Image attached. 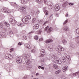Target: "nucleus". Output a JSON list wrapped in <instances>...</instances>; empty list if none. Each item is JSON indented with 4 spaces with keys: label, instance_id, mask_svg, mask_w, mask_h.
<instances>
[{
    "label": "nucleus",
    "instance_id": "f257e3e1",
    "mask_svg": "<svg viewBox=\"0 0 79 79\" xmlns=\"http://www.w3.org/2000/svg\"><path fill=\"white\" fill-rule=\"evenodd\" d=\"M10 4L11 6H14L15 9L18 10L20 11H23V10H24L26 8V7L24 6L20 7L19 8V6L18 4H16V3L11 2Z\"/></svg>",
    "mask_w": 79,
    "mask_h": 79
},
{
    "label": "nucleus",
    "instance_id": "f03ea898",
    "mask_svg": "<svg viewBox=\"0 0 79 79\" xmlns=\"http://www.w3.org/2000/svg\"><path fill=\"white\" fill-rule=\"evenodd\" d=\"M31 55V54L29 53V54H26L24 55V58L25 60L26 63L27 65H29L30 64V59H29V56Z\"/></svg>",
    "mask_w": 79,
    "mask_h": 79
},
{
    "label": "nucleus",
    "instance_id": "7ed1b4c3",
    "mask_svg": "<svg viewBox=\"0 0 79 79\" xmlns=\"http://www.w3.org/2000/svg\"><path fill=\"white\" fill-rule=\"evenodd\" d=\"M55 50L56 51L58 52V54L59 55H61V51H64V48L62 47L61 46H59L58 47L56 48H55Z\"/></svg>",
    "mask_w": 79,
    "mask_h": 79
},
{
    "label": "nucleus",
    "instance_id": "20e7f679",
    "mask_svg": "<svg viewBox=\"0 0 79 79\" xmlns=\"http://www.w3.org/2000/svg\"><path fill=\"white\" fill-rule=\"evenodd\" d=\"M25 19H23L22 21L25 24H28L29 23V21L27 20H29L31 19V17L30 15H27L25 17Z\"/></svg>",
    "mask_w": 79,
    "mask_h": 79
},
{
    "label": "nucleus",
    "instance_id": "39448f33",
    "mask_svg": "<svg viewBox=\"0 0 79 79\" xmlns=\"http://www.w3.org/2000/svg\"><path fill=\"white\" fill-rule=\"evenodd\" d=\"M9 22L10 23L12 24H16L17 23V22L15 20L14 18H11L9 20Z\"/></svg>",
    "mask_w": 79,
    "mask_h": 79
},
{
    "label": "nucleus",
    "instance_id": "423d86ee",
    "mask_svg": "<svg viewBox=\"0 0 79 79\" xmlns=\"http://www.w3.org/2000/svg\"><path fill=\"white\" fill-rule=\"evenodd\" d=\"M45 54V51L44 49H42L41 50V53L40 54V57H43Z\"/></svg>",
    "mask_w": 79,
    "mask_h": 79
},
{
    "label": "nucleus",
    "instance_id": "0eeeda50",
    "mask_svg": "<svg viewBox=\"0 0 79 79\" xmlns=\"http://www.w3.org/2000/svg\"><path fill=\"white\" fill-rule=\"evenodd\" d=\"M53 61L55 63H57V64H61V61L60 60H57L56 59H54L53 60Z\"/></svg>",
    "mask_w": 79,
    "mask_h": 79
},
{
    "label": "nucleus",
    "instance_id": "6e6552de",
    "mask_svg": "<svg viewBox=\"0 0 79 79\" xmlns=\"http://www.w3.org/2000/svg\"><path fill=\"white\" fill-rule=\"evenodd\" d=\"M31 12L32 13H33V15H34V14H35V15H39V14L40 13V11L39 10H37L36 12V14H35V11L33 10H32Z\"/></svg>",
    "mask_w": 79,
    "mask_h": 79
},
{
    "label": "nucleus",
    "instance_id": "1a4fd4ad",
    "mask_svg": "<svg viewBox=\"0 0 79 79\" xmlns=\"http://www.w3.org/2000/svg\"><path fill=\"white\" fill-rule=\"evenodd\" d=\"M47 9V8L45 7H44L43 9V11H44L45 15H48V11H47L46 9Z\"/></svg>",
    "mask_w": 79,
    "mask_h": 79
},
{
    "label": "nucleus",
    "instance_id": "9d476101",
    "mask_svg": "<svg viewBox=\"0 0 79 79\" xmlns=\"http://www.w3.org/2000/svg\"><path fill=\"white\" fill-rule=\"evenodd\" d=\"M62 29L64 31H68L69 30V27L67 26H64L62 28Z\"/></svg>",
    "mask_w": 79,
    "mask_h": 79
},
{
    "label": "nucleus",
    "instance_id": "9b49d317",
    "mask_svg": "<svg viewBox=\"0 0 79 79\" xmlns=\"http://www.w3.org/2000/svg\"><path fill=\"white\" fill-rule=\"evenodd\" d=\"M55 9L56 11H59L60 9V7L58 5H56L55 6Z\"/></svg>",
    "mask_w": 79,
    "mask_h": 79
},
{
    "label": "nucleus",
    "instance_id": "f8f14e48",
    "mask_svg": "<svg viewBox=\"0 0 79 79\" xmlns=\"http://www.w3.org/2000/svg\"><path fill=\"white\" fill-rule=\"evenodd\" d=\"M16 61L17 63L18 64L22 63V59L20 58H17Z\"/></svg>",
    "mask_w": 79,
    "mask_h": 79
},
{
    "label": "nucleus",
    "instance_id": "ddd939ff",
    "mask_svg": "<svg viewBox=\"0 0 79 79\" xmlns=\"http://www.w3.org/2000/svg\"><path fill=\"white\" fill-rule=\"evenodd\" d=\"M52 42H53L52 40L51 39H48L45 41V42L46 44H49V43Z\"/></svg>",
    "mask_w": 79,
    "mask_h": 79
},
{
    "label": "nucleus",
    "instance_id": "4468645a",
    "mask_svg": "<svg viewBox=\"0 0 79 79\" xmlns=\"http://www.w3.org/2000/svg\"><path fill=\"white\" fill-rule=\"evenodd\" d=\"M1 10L2 12H4V13H6L7 11V9L6 7H4L2 8Z\"/></svg>",
    "mask_w": 79,
    "mask_h": 79
},
{
    "label": "nucleus",
    "instance_id": "2eb2a0df",
    "mask_svg": "<svg viewBox=\"0 0 79 79\" xmlns=\"http://www.w3.org/2000/svg\"><path fill=\"white\" fill-rule=\"evenodd\" d=\"M33 27L34 29H39V25L37 24H35L33 26Z\"/></svg>",
    "mask_w": 79,
    "mask_h": 79
},
{
    "label": "nucleus",
    "instance_id": "dca6fc26",
    "mask_svg": "<svg viewBox=\"0 0 79 79\" xmlns=\"http://www.w3.org/2000/svg\"><path fill=\"white\" fill-rule=\"evenodd\" d=\"M68 67L67 66H66L65 67L63 68V72H65L67 71V69H68Z\"/></svg>",
    "mask_w": 79,
    "mask_h": 79
},
{
    "label": "nucleus",
    "instance_id": "f3484780",
    "mask_svg": "<svg viewBox=\"0 0 79 79\" xmlns=\"http://www.w3.org/2000/svg\"><path fill=\"white\" fill-rule=\"evenodd\" d=\"M25 47L27 48H29V49H31V48L30 47V45L27 44H25Z\"/></svg>",
    "mask_w": 79,
    "mask_h": 79
},
{
    "label": "nucleus",
    "instance_id": "a211bd4d",
    "mask_svg": "<svg viewBox=\"0 0 79 79\" xmlns=\"http://www.w3.org/2000/svg\"><path fill=\"white\" fill-rule=\"evenodd\" d=\"M7 31V29L6 27H3L2 29V32L4 33V32H6Z\"/></svg>",
    "mask_w": 79,
    "mask_h": 79
},
{
    "label": "nucleus",
    "instance_id": "6ab92c4d",
    "mask_svg": "<svg viewBox=\"0 0 79 79\" xmlns=\"http://www.w3.org/2000/svg\"><path fill=\"white\" fill-rule=\"evenodd\" d=\"M53 68L55 69H58V65H56V64H53Z\"/></svg>",
    "mask_w": 79,
    "mask_h": 79
},
{
    "label": "nucleus",
    "instance_id": "aec40b11",
    "mask_svg": "<svg viewBox=\"0 0 79 79\" xmlns=\"http://www.w3.org/2000/svg\"><path fill=\"white\" fill-rule=\"evenodd\" d=\"M65 57L67 59V60H71V57H70L69 55H66L65 56Z\"/></svg>",
    "mask_w": 79,
    "mask_h": 79
},
{
    "label": "nucleus",
    "instance_id": "412c9836",
    "mask_svg": "<svg viewBox=\"0 0 79 79\" xmlns=\"http://www.w3.org/2000/svg\"><path fill=\"white\" fill-rule=\"evenodd\" d=\"M53 30V28L52 27H50L49 28V29L48 30L47 32L48 33H50Z\"/></svg>",
    "mask_w": 79,
    "mask_h": 79
},
{
    "label": "nucleus",
    "instance_id": "4be33fe9",
    "mask_svg": "<svg viewBox=\"0 0 79 79\" xmlns=\"http://www.w3.org/2000/svg\"><path fill=\"white\" fill-rule=\"evenodd\" d=\"M5 37V33H2L1 34V32H0V37Z\"/></svg>",
    "mask_w": 79,
    "mask_h": 79
},
{
    "label": "nucleus",
    "instance_id": "5701e85b",
    "mask_svg": "<svg viewBox=\"0 0 79 79\" xmlns=\"http://www.w3.org/2000/svg\"><path fill=\"white\" fill-rule=\"evenodd\" d=\"M61 73V70L59 69L58 70L56 71L55 72V73L57 75V74H60Z\"/></svg>",
    "mask_w": 79,
    "mask_h": 79
},
{
    "label": "nucleus",
    "instance_id": "b1692460",
    "mask_svg": "<svg viewBox=\"0 0 79 79\" xmlns=\"http://www.w3.org/2000/svg\"><path fill=\"white\" fill-rule=\"evenodd\" d=\"M8 58L9 60H11L13 59V56H11V55L9 54V56L8 57Z\"/></svg>",
    "mask_w": 79,
    "mask_h": 79
},
{
    "label": "nucleus",
    "instance_id": "393cba45",
    "mask_svg": "<svg viewBox=\"0 0 79 79\" xmlns=\"http://www.w3.org/2000/svg\"><path fill=\"white\" fill-rule=\"evenodd\" d=\"M62 42L63 44H64V45H65V44H66L67 43V41H66V40H65L64 39H63L62 40Z\"/></svg>",
    "mask_w": 79,
    "mask_h": 79
},
{
    "label": "nucleus",
    "instance_id": "a878e982",
    "mask_svg": "<svg viewBox=\"0 0 79 79\" xmlns=\"http://www.w3.org/2000/svg\"><path fill=\"white\" fill-rule=\"evenodd\" d=\"M36 2L38 3H42L43 2V1L42 0H37Z\"/></svg>",
    "mask_w": 79,
    "mask_h": 79
},
{
    "label": "nucleus",
    "instance_id": "bb28decb",
    "mask_svg": "<svg viewBox=\"0 0 79 79\" xmlns=\"http://www.w3.org/2000/svg\"><path fill=\"white\" fill-rule=\"evenodd\" d=\"M36 19L35 18H33L31 21L32 23H35L36 21Z\"/></svg>",
    "mask_w": 79,
    "mask_h": 79
},
{
    "label": "nucleus",
    "instance_id": "cd10ccee",
    "mask_svg": "<svg viewBox=\"0 0 79 79\" xmlns=\"http://www.w3.org/2000/svg\"><path fill=\"white\" fill-rule=\"evenodd\" d=\"M18 26H21V27H22L23 26H24V24L23 23H19L18 24Z\"/></svg>",
    "mask_w": 79,
    "mask_h": 79
},
{
    "label": "nucleus",
    "instance_id": "c85d7f7f",
    "mask_svg": "<svg viewBox=\"0 0 79 79\" xmlns=\"http://www.w3.org/2000/svg\"><path fill=\"white\" fill-rule=\"evenodd\" d=\"M36 52V50H35V48H33V49H32L31 50V52L32 53H35Z\"/></svg>",
    "mask_w": 79,
    "mask_h": 79
},
{
    "label": "nucleus",
    "instance_id": "c756f323",
    "mask_svg": "<svg viewBox=\"0 0 79 79\" xmlns=\"http://www.w3.org/2000/svg\"><path fill=\"white\" fill-rule=\"evenodd\" d=\"M52 58H54L55 59H56L57 58V57L55 55H52Z\"/></svg>",
    "mask_w": 79,
    "mask_h": 79
},
{
    "label": "nucleus",
    "instance_id": "7c9ffc66",
    "mask_svg": "<svg viewBox=\"0 0 79 79\" xmlns=\"http://www.w3.org/2000/svg\"><path fill=\"white\" fill-rule=\"evenodd\" d=\"M4 24L6 26H7V27L10 26V24L7 22H4Z\"/></svg>",
    "mask_w": 79,
    "mask_h": 79
},
{
    "label": "nucleus",
    "instance_id": "2f4dec72",
    "mask_svg": "<svg viewBox=\"0 0 79 79\" xmlns=\"http://www.w3.org/2000/svg\"><path fill=\"white\" fill-rule=\"evenodd\" d=\"M49 18L50 19H53V15H49Z\"/></svg>",
    "mask_w": 79,
    "mask_h": 79
},
{
    "label": "nucleus",
    "instance_id": "473e14b6",
    "mask_svg": "<svg viewBox=\"0 0 79 79\" xmlns=\"http://www.w3.org/2000/svg\"><path fill=\"white\" fill-rule=\"evenodd\" d=\"M10 54H6V59H8V56H9Z\"/></svg>",
    "mask_w": 79,
    "mask_h": 79
},
{
    "label": "nucleus",
    "instance_id": "72a5a7b5",
    "mask_svg": "<svg viewBox=\"0 0 79 79\" xmlns=\"http://www.w3.org/2000/svg\"><path fill=\"white\" fill-rule=\"evenodd\" d=\"M76 39H78V40L77 41V43L79 44V37H76Z\"/></svg>",
    "mask_w": 79,
    "mask_h": 79
},
{
    "label": "nucleus",
    "instance_id": "f704fd0d",
    "mask_svg": "<svg viewBox=\"0 0 79 79\" xmlns=\"http://www.w3.org/2000/svg\"><path fill=\"white\" fill-rule=\"evenodd\" d=\"M34 39L35 40H38L39 39L38 36L35 35L34 37Z\"/></svg>",
    "mask_w": 79,
    "mask_h": 79
},
{
    "label": "nucleus",
    "instance_id": "c9c22d12",
    "mask_svg": "<svg viewBox=\"0 0 79 79\" xmlns=\"http://www.w3.org/2000/svg\"><path fill=\"white\" fill-rule=\"evenodd\" d=\"M76 32L77 34H79V28H78L76 30Z\"/></svg>",
    "mask_w": 79,
    "mask_h": 79
},
{
    "label": "nucleus",
    "instance_id": "e433bc0d",
    "mask_svg": "<svg viewBox=\"0 0 79 79\" xmlns=\"http://www.w3.org/2000/svg\"><path fill=\"white\" fill-rule=\"evenodd\" d=\"M3 27V24L1 23H0V28L2 29V28Z\"/></svg>",
    "mask_w": 79,
    "mask_h": 79
},
{
    "label": "nucleus",
    "instance_id": "4c0bfd02",
    "mask_svg": "<svg viewBox=\"0 0 79 79\" xmlns=\"http://www.w3.org/2000/svg\"><path fill=\"white\" fill-rule=\"evenodd\" d=\"M70 47H72V48H74V45L73 44H70Z\"/></svg>",
    "mask_w": 79,
    "mask_h": 79
},
{
    "label": "nucleus",
    "instance_id": "58836bf2",
    "mask_svg": "<svg viewBox=\"0 0 79 79\" xmlns=\"http://www.w3.org/2000/svg\"><path fill=\"white\" fill-rule=\"evenodd\" d=\"M44 2L45 5L48 4V2H47V0H44Z\"/></svg>",
    "mask_w": 79,
    "mask_h": 79
},
{
    "label": "nucleus",
    "instance_id": "ea45409f",
    "mask_svg": "<svg viewBox=\"0 0 79 79\" xmlns=\"http://www.w3.org/2000/svg\"><path fill=\"white\" fill-rule=\"evenodd\" d=\"M23 39H24V40H26L27 39V36H23Z\"/></svg>",
    "mask_w": 79,
    "mask_h": 79
},
{
    "label": "nucleus",
    "instance_id": "a19ab883",
    "mask_svg": "<svg viewBox=\"0 0 79 79\" xmlns=\"http://www.w3.org/2000/svg\"><path fill=\"white\" fill-rule=\"evenodd\" d=\"M66 2H64V4L62 5V6L63 7H65L66 6Z\"/></svg>",
    "mask_w": 79,
    "mask_h": 79
},
{
    "label": "nucleus",
    "instance_id": "79ce46f5",
    "mask_svg": "<svg viewBox=\"0 0 79 79\" xmlns=\"http://www.w3.org/2000/svg\"><path fill=\"white\" fill-rule=\"evenodd\" d=\"M48 26L47 27H46L44 29L45 31H47V29H48Z\"/></svg>",
    "mask_w": 79,
    "mask_h": 79
},
{
    "label": "nucleus",
    "instance_id": "37998d69",
    "mask_svg": "<svg viewBox=\"0 0 79 79\" xmlns=\"http://www.w3.org/2000/svg\"><path fill=\"white\" fill-rule=\"evenodd\" d=\"M68 19L66 20H65V21L64 22V24H66V23H67L68 22Z\"/></svg>",
    "mask_w": 79,
    "mask_h": 79
},
{
    "label": "nucleus",
    "instance_id": "c03bdc74",
    "mask_svg": "<svg viewBox=\"0 0 79 79\" xmlns=\"http://www.w3.org/2000/svg\"><path fill=\"white\" fill-rule=\"evenodd\" d=\"M62 60H63L64 61H65V59H66V58H65V57H64L63 56L62 58Z\"/></svg>",
    "mask_w": 79,
    "mask_h": 79
},
{
    "label": "nucleus",
    "instance_id": "a18cd8bd",
    "mask_svg": "<svg viewBox=\"0 0 79 79\" xmlns=\"http://www.w3.org/2000/svg\"><path fill=\"white\" fill-rule=\"evenodd\" d=\"M21 2L23 4H24L25 3V1L24 0H21Z\"/></svg>",
    "mask_w": 79,
    "mask_h": 79
},
{
    "label": "nucleus",
    "instance_id": "49530a36",
    "mask_svg": "<svg viewBox=\"0 0 79 79\" xmlns=\"http://www.w3.org/2000/svg\"><path fill=\"white\" fill-rule=\"evenodd\" d=\"M39 32L37 33L38 34H41V32H42V31L41 30H39L38 31Z\"/></svg>",
    "mask_w": 79,
    "mask_h": 79
},
{
    "label": "nucleus",
    "instance_id": "de8ad7c7",
    "mask_svg": "<svg viewBox=\"0 0 79 79\" xmlns=\"http://www.w3.org/2000/svg\"><path fill=\"white\" fill-rule=\"evenodd\" d=\"M48 49L49 50V51H52V48L49 47L48 48Z\"/></svg>",
    "mask_w": 79,
    "mask_h": 79
},
{
    "label": "nucleus",
    "instance_id": "09e8293b",
    "mask_svg": "<svg viewBox=\"0 0 79 79\" xmlns=\"http://www.w3.org/2000/svg\"><path fill=\"white\" fill-rule=\"evenodd\" d=\"M11 13V11H10V10H7L6 13Z\"/></svg>",
    "mask_w": 79,
    "mask_h": 79
},
{
    "label": "nucleus",
    "instance_id": "8fccbe9b",
    "mask_svg": "<svg viewBox=\"0 0 79 79\" xmlns=\"http://www.w3.org/2000/svg\"><path fill=\"white\" fill-rule=\"evenodd\" d=\"M23 79H27V76H25L23 78Z\"/></svg>",
    "mask_w": 79,
    "mask_h": 79
},
{
    "label": "nucleus",
    "instance_id": "3c124183",
    "mask_svg": "<svg viewBox=\"0 0 79 79\" xmlns=\"http://www.w3.org/2000/svg\"><path fill=\"white\" fill-rule=\"evenodd\" d=\"M44 39H43V38H40L39 39V41H42V40H43Z\"/></svg>",
    "mask_w": 79,
    "mask_h": 79
},
{
    "label": "nucleus",
    "instance_id": "603ef678",
    "mask_svg": "<svg viewBox=\"0 0 79 79\" xmlns=\"http://www.w3.org/2000/svg\"><path fill=\"white\" fill-rule=\"evenodd\" d=\"M40 61L41 62H44V59H41L40 60Z\"/></svg>",
    "mask_w": 79,
    "mask_h": 79
},
{
    "label": "nucleus",
    "instance_id": "864d4df0",
    "mask_svg": "<svg viewBox=\"0 0 79 79\" xmlns=\"http://www.w3.org/2000/svg\"><path fill=\"white\" fill-rule=\"evenodd\" d=\"M69 5H74V4L72 3H69Z\"/></svg>",
    "mask_w": 79,
    "mask_h": 79
},
{
    "label": "nucleus",
    "instance_id": "5fc2aeb1",
    "mask_svg": "<svg viewBox=\"0 0 79 79\" xmlns=\"http://www.w3.org/2000/svg\"><path fill=\"white\" fill-rule=\"evenodd\" d=\"M22 43H20V42L18 44V45H22Z\"/></svg>",
    "mask_w": 79,
    "mask_h": 79
},
{
    "label": "nucleus",
    "instance_id": "6e6d98bb",
    "mask_svg": "<svg viewBox=\"0 0 79 79\" xmlns=\"http://www.w3.org/2000/svg\"><path fill=\"white\" fill-rule=\"evenodd\" d=\"M73 76L74 77H76V75L75 73H74L73 74Z\"/></svg>",
    "mask_w": 79,
    "mask_h": 79
},
{
    "label": "nucleus",
    "instance_id": "4d7b16f0",
    "mask_svg": "<svg viewBox=\"0 0 79 79\" xmlns=\"http://www.w3.org/2000/svg\"><path fill=\"white\" fill-rule=\"evenodd\" d=\"M34 31H31V32H30L29 33V34H32V33H34Z\"/></svg>",
    "mask_w": 79,
    "mask_h": 79
},
{
    "label": "nucleus",
    "instance_id": "13d9d810",
    "mask_svg": "<svg viewBox=\"0 0 79 79\" xmlns=\"http://www.w3.org/2000/svg\"><path fill=\"white\" fill-rule=\"evenodd\" d=\"M75 74H76V76L78 74H79V71H78L76 73H75Z\"/></svg>",
    "mask_w": 79,
    "mask_h": 79
},
{
    "label": "nucleus",
    "instance_id": "bf43d9fd",
    "mask_svg": "<svg viewBox=\"0 0 79 79\" xmlns=\"http://www.w3.org/2000/svg\"><path fill=\"white\" fill-rule=\"evenodd\" d=\"M9 33L10 34H13V31H9Z\"/></svg>",
    "mask_w": 79,
    "mask_h": 79
},
{
    "label": "nucleus",
    "instance_id": "052dcab7",
    "mask_svg": "<svg viewBox=\"0 0 79 79\" xmlns=\"http://www.w3.org/2000/svg\"><path fill=\"white\" fill-rule=\"evenodd\" d=\"M39 75V73H37L36 74V76H37Z\"/></svg>",
    "mask_w": 79,
    "mask_h": 79
},
{
    "label": "nucleus",
    "instance_id": "680f3d73",
    "mask_svg": "<svg viewBox=\"0 0 79 79\" xmlns=\"http://www.w3.org/2000/svg\"><path fill=\"white\" fill-rule=\"evenodd\" d=\"M13 48H12L11 49H10V52H12V51H13Z\"/></svg>",
    "mask_w": 79,
    "mask_h": 79
},
{
    "label": "nucleus",
    "instance_id": "e2e57ef3",
    "mask_svg": "<svg viewBox=\"0 0 79 79\" xmlns=\"http://www.w3.org/2000/svg\"><path fill=\"white\" fill-rule=\"evenodd\" d=\"M53 4H52V3H51V4H50V5L49 6H52Z\"/></svg>",
    "mask_w": 79,
    "mask_h": 79
},
{
    "label": "nucleus",
    "instance_id": "0e129e2a",
    "mask_svg": "<svg viewBox=\"0 0 79 79\" xmlns=\"http://www.w3.org/2000/svg\"><path fill=\"white\" fill-rule=\"evenodd\" d=\"M68 13H67V14H66L65 16L66 17H68Z\"/></svg>",
    "mask_w": 79,
    "mask_h": 79
},
{
    "label": "nucleus",
    "instance_id": "69168bd1",
    "mask_svg": "<svg viewBox=\"0 0 79 79\" xmlns=\"http://www.w3.org/2000/svg\"><path fill=\"white\" fill-rule=\"evenodd\" d=\"M41 68L42 69H44V67H41Z\"/></svg>",
    "mask_w": 79,
    "mask_h": 79
},
{
    "label": "nucleus",
    "instance_id": "338daca9",
    "mask_svg": "<svg viewBox=\"0 0 79 79\" xmlns=\"http://www.w3.org/2000/svg\"><path fill=\"white\" fill-rule=\"evenodd\" d=\"M31 69V68H30V67H27V69L28 70H29V69Z\"/></svg>",
    "mask_w": 79,
    "mask_h": 79
},
{
    "label": "nucleus",
    "instance_id": "774afa93",
    "mask_svg": "<svg viewBox=\"0 0 79 79\" xmlns=\"http://www.w3.org/2000/svg\"><path fill=\"white\" fill-rule=\"evenodd\" d=\"M38 68H39V69H40V68H41V66H39L38 67Z\"/></svg>",
    "mask_w": 79,
    "mask_h": 79
}]
</instances>
